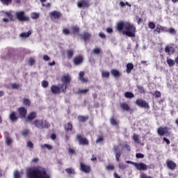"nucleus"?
I'll return each instance as SVG.
<instances>
[{"label": "nucleus", "instance_id": "f257e3e1", "mask_svg": "<svg viewBox=\"0 0 178 178\" xmlns=\"http://www.w3.org/2000/svg\"><path fill=\"white\" fill-rule=\"evenodd\" d=\"M116 29L119 33H122L123 35H127V37H134V33H133V30H134V26L130 24L129 22L120 21L116 26Z\"/></svg>", "mask_w": 178, "mask_h": 178}, {"label": "nucleus", "instance_id": "f03ea898", "mask_svg": "<svg viewBox=\"0 0 178 178\" xmlns=\"http://www.w3.org/2000/svg\"><path fill=\"white\" fill-rule=\"evenodd\" d=\"M27 178H51L49 174L47 173V171L43 170H38L35 168H29L26 170Z\"/></svg>", "mask_w": 178, "mask_h": 178}, {"label": "nucleus", "instance_id": "7ed1b4c3", "mask_svg": "<svg viewBox=\"0 0 178 178\" xmlns=\"http://www.w3.org/2000/svg\"><path fill=\"white\" fill-rule=\"evenodd\" d=\"M33 124L37 129H49L51 124L46 120L36 119L33 121Z\"/></svg>", "mask_w": 178, "mask_h": 178}, {"label": "nucleus", "instance_id": "20e7f679", "mask_svg": "<svg viewBox=\"0 0 178 178\" xmlns=\"http://www.w3.org/2000/svg\"><path fill=\"white\" fill-rule=\"evenodd\" d=\"M24 15V11H19L15 13V16L17 19L19 20V22H29V20H30V18Z\"/></svg>", "mask_w": 178, "mask_h": 178}, {"label": "nucleus", "instance_id": "39448f33", "mask_svg": "<svg viewBox=\"0 0 178 178\" xmlns=\"http://www.w3.org/2000/svg\"><path fill=\"white\" fill-rule=\"evenodd\" d=\"M76 140H78L79 145H88V144H90L88 139H87L86 137H83L81 134L76 135Z\"/></svg>", "mask_w": 178, "mask_h": 178}, {"label": "nucleus", "instance_id": "423d86ee", "mask_svg": "<svg viewBox=\"0 0 178 178\" xmlns=\"http://www.w3.org/2000/svg\"><path fill=\"white\" fill-rule=\"evenodd\" d=\"M136 105L139 106V108H143L145 109H149V104L143 99H138L135 102Z\"/></svg>", "mask_w": 178, "mask_h": 178}, {"label": "nucleus", "instance_id": "0eeeda50", "mask_svg": "<svg viewBox=\"0 0 178 178\" xmlns=\"http://www.w3.org/2000/svg\"><path fill=\"white\" fill-rule=\"evenodd\" d=\"M157 133L160 137H163V136H169V129L167 127H160L157 129Z\"/></svg>", "mask_w": 178, "mask_h": 178}, {"label": "nucleus", "instance_id": "6e6552de", "mask_svg": "<svg viewBox=\"0 0 178 178\" xmlns=\"http://www.w3.org/2000/svg\"><path fill=\"white\" fill-rule=\"evenodd\" d=\"M49 17L51 20H56L62 17V14L58 10H54L49 13Z\"/></svg>", "mask_w": 178, "mask_h": 178}, {"label": "nucleus", "instance_id": "1a4fd4ad", "mask_svg": "<svg viewBox=\"0 0 178 178\" xmlns=\"http://www.w3.org/2000/svg\"><path fill=\"white\" fill-rule=\"evenodd\" d=\"M78 8H83V9H86V8H90V0H80L77 3Z\"/></svg>", "mask_w": 178, "mask_h": 178}, {"label": "nucleus", "instance_id": "9d476101", "mask_svg": "<svg viewBox=\"0 0 178 178\" xmlns=\"http://www.w3.org/2000/svg\"><path fill=\"white\" fill-rule=\"evenodd\" d=\"M17 112L19 115V118L20 119H26V116L27 115V109L24 107H19L17 108Z\"/></svg>", "mask_w": 178, "mask_h": 178}, {"label": "nucleus", "instance_id": "9b49d317", "mask_svg": "<svg viewBox=\"0 0 178 178\" xmlns=\"http://www.w3.org/2000/svg\"><path fill=\"white\" fill-rule=\"evenodd\" d=\"M134 166L138 170L140 171H145L148 169V166L144 163H134Z\"/></svg>", "mask_w": 178, "mask_h": 178}, {"label": "nucleus", "instance_id": "f8f14e48", "mask_svg": "<svg viewBox=\"0 0 178 178\" xmlns=\"http://www.w3.org/2000/svg\"><path fill=\"white\" fill-rule=\"evenodd\" d=\"M80 170L84 173H90V172H91V167L83 163H80Z\"/></svg>", "mask_w": 178, "mask_h": 178}, {"label": "nucleus", "instance_id": "ddd939ff", "mask_svg": "<svg viewBox=\"0 0 178 178\" xmlns=\"http://www.w3.org/2000/svg\"><path fill=\"white\" fill-rule=\"evenodd\" d=\"M166 165L168 169H170V170H175V169L177 168V164H176V163L172 160H167Z\"/></svg>", "mask_w": 178, "mask_h": 178}, {"label": "nucleus", "instance_id": "4468645a", "mask_svg": "<svg viewBox=\"0 0 178 178\" xmlns=\"http://www.w3.org/2000/svg\"><path fill=\"white\" fill-rule=\"evenodd\" d=\"M83 60L84 58H83V56H76L73 60L74 65H75V66H79V65H81V63H83Z\"/></svg>", "mask_w": 178, "mask_h": 178}, {"label": "nucleus", "instance_id": "2eb2a0df", "mask_svg": "<svg viewBox=\"0 0 178 178\" xmlns=\"http://www.w3.org/2000/svg\"><path fill=\"white\" fill-rule=\"evenodd\" d=\"M61 81L63 84H67V86H69L72 81V76H70L69 74L64 75L61 77Z\"/></svg>", "mask_w": 178, "mask_h": 178}, {"label": "nucleus", "instance_id": "dca6fc26", "mask_svg": "<svg viewBox=\"0 0 178 178\" xmlns=\"http://www.w3.org/2000/svg\"><path fill=\"white\" fill-rule=\"evenodd\" d=\"M37 118V113L35 111L31 112L26 118V122H33Z\"/></svg>", "mask_w": 178, "mask_h": 178}, {"label": "nucleus", "instance_id": "f3484780", "mask_svg": "<svg viewBox=\"0 0 178 178\" xmlns=\"http://www.w3.org/2000/svg\"><path fill=\"white\" fill-rule=\"evenodd\" d=\"M80 37L81 40L85 41V42H87V41H90V40H91V34H90L88 32H83L82 34H80Z\"/></svg>", "mask_w": 178, "mask_h": 178}, {"label": "nucleus", "instance_id": "a211bd4d", "mask_svg": "<svg viewBox=\"0 0 178 178\" xmlns=\"http://www.w3.org/2000/svg\"><path fill=\"white\" fill-rule=\"evenodd\" d=\"M9 119L11 122H17L19 120V115H17V113L15 111L11 112V113L9 115Z\"/></svg>", "mask_w": 178, "mask_h": 178}, {"label": "nucleus", "instance_id": "6ab92c4d", "mask_svg": "<svg viewBox=\"0 0 178 178\" xmlns=\"http://www.w3.org/2000/svg\"><path fill=\"white\" fill-rule=\"evenodd\" d=\"M78 79L81 83H88V79L84 77V72L83 71L79 72Z\"/></svg>", "mask_w": 178, "mask_h": 178}, {"label": "nucleus", "instance_id": "aec40b11", "mask_svg": "<svg viewBox=\"0 0 178 178\" xmlns=\"http://www.w3.org/2000/svg\"><path fill=\"white\" fill-rule=\"evenodd\" d=\"M51 91L52 94H60V88L56 85H52L51 86Z\"/></svg>", "mask_w": 178, "mask_h": 178}, {"label": "nucleus", "instance_id": "412c9836", "mask_svg": "<svg viewBox=\"0 0 178 178\" xmlns=\"http://www.w3.org/2000/svg\"><path fill=\"white\" fill-rule=\"evenodd\" d=\"M175 47L172 46H166L165 48V52L168 54V55H173L175 54Z\"/></svg>", "mask_w": 178, "mask_h": 178}, {"label": "nucleus", "instance_id": "4be33fe9", "mask_svg": "<svg viewBox=\"0 0 178 178\" xmlns=\"http://www.w3.org/2000/svg\"><path fill=\"white\" fill-rule=\"evenodd\" d=\"M58 87L60 88V92H63V94H65L68 87L67 84H65V83L58 84Z\"/></svg>", "mask_w": 178, "mask_h": 178}, {"label": "nucleus", "instance_id": "5701e85b", "mask_svg": "<svg viewBox=\"0 0 178 178\" xmlns=\"http://www.w3.org/2000/svg\"><path fill=\"white\" fill-rule=\"evenodd\" d=\"M77 119L78 122L80 123H84V122H87V120H88L89 117L88 115H78Z\"/></svg>", "mask_w": 178, "mask_h": 178}, {"label": "nucleus", "instance_id": "b1692460", "mask_svg": "<svg viewBox=\"0 0 178 178\" xmlns=\"http://www.w3.org/2000/svg\"><path fill=\"white\" fill-rule=\"evenodd\" d=\"M120 108H121L122 111H125L127 112H128V111H130V106H129V104H127V103H121L120 104Z\"/></svg>", "mask_w": 178, "mask_h": 178}, {"label": "nucleus", "instance_id": "393cba45", "mask_svg": "<svg viewBox=\"0 0 178 178\" xmlns=\"http://www.w3.org/2000/svg\"><path fill=\"white\" fill-rule=\"evenodd\" d=\"M64 129L65 131H66L67 133L69 131H72V130H73V125L72 124V123L68 122L65 124Z\"/></svg>", "mask_w": 178, "mask_h": 178}, {"label": "nucleus", "instance_id": "a878e982", "mask_svg": "<svg viewBox=\"0 0 178 178\" xmlns=\"http://www.w3.org/2000/svg\"><path fill=\"white\" fill-rule=\"evenodd\" d=\"M111 73L112 74V76H113V77H120V72L116 70V69H113L111 71Z\"/></svg>", "mask_w": 178, "mask_h": 178}, {"label": "nucleus", "instance_id": "bb28decb", "mask_svg": "<svg viewBox=\"0 0 178 178\" xmlns=\"http://www.w3.org/2000/svg\"><path fill=\"white\" fill-rule=\"evenodd\" d=\"M66 52H67V58L68 59H72V58H73L74 55V51L72 49H67Z\"/></svg>", "mask_w": 178, "mask_h": 178}, {"label": "nucleus", "instance_id": "cd10ccee", "mask_svg": "<svg viewBox=\"0 0 178 178\" xmlns=\"http://www.w3.org/2000/svg\"><path fill=\"white\" fill-rule=\"evenodd\" d=\"M149 94L153 95L155 98H161V97H162V93L158 90H156L154 92H150Z\"/></svg>", "mask_w": 178, "mask_h": 178}, {"label": "nucleus", "instance_id": "c85d7f7f", "mask_svg": "<svg viewBox=\"0 0 178 178\" xmlns=\"http://www.w3.org/2000/svg\"><path fill=\"white\" fill-rule=\"evenodd\" d=\"M65 172L67 173V175H76V170H74V168H66Z\"/></svg>", "mask_w": 178, "mask_h": 178}, {"label": "nucleus", "instance_id": "c756f323", "mask_svg": "<svg viewBox=\"0 0 178 178\" xmlns=\"http://www.w3.org/2000/svg\"><path fill=\"white\" fill-rule=\"evenodd\" d=\"M167 63L170 67H172V66H175V65H176V61L172 58H167Z\"/></svg>", "mask_w": 178, "mask_h": 178}, {"label": "nucleus", "instance_id": "7c9ffc66", "mask_svg": "<svg viewBox=\"0 0 178 178\" xmlns=\"http://www.w3.org/2000/svg\"><path fill=\"white\" fill-rule=\"evenodd\" d=\"M22 104L24 105V106H30V105H31V102L27 98H24L22 99Z\"/></svg>", "mask_w": 178, "mask_h": 178}, {"label": "nucleus", "instance_id": "2f4dec72", "mask_svg": "<svg viewBox=\"0 0 178 178\" xmlns=\"http://www.w3.org/2000/svg\"><path fill=\"white\" fill-rule=\"evenodd\" d=\"M110 123L113 126H118L119 125V122L116 121V119H115V118H111L110 119Z\"/></svg>", "mask_w": 178, "mask_h": 178}, {"label": "nucleus", "instance_id": "473e14b6", "mask_svg": "<svg viewBox=\"0 0 178 178\" xmlns=\"http://www.w3.org/2000/svg\"><path fill=\"white\" fill-rule=\"evenodd\" d=\"M0 1L6 6H9V5L12 4V0H0Z\"/></svg>", "mask_w": 178, "mask_h": 178}, {"label": "nucleus", "instance_id": "72a5a7b5", "mask_svg": "<svg viewBox=\"0 0 178 178\" xmlns=\"http://www.w3.org/2000/svg\"><path fill=\"white\" fill-rule=\"evenodd\" d=\"M134 67V65H133V63H128L127 65V72L130 73V72H131Z\"/></svg>", "mask_w": 178, "mask_h": 178}, {"label": "nucleus", "instance_id": "f704fd0d", "mask_svg": "<svg viewBox=\"0 0 178 178\" xmlns=\"http://www.w3.org/2000/svg\"><path fill=\"white\" fill-rule=\"evenodd\" d=\"M109 76H111V73L108 71H102V77H105L106 79H109Z\"/></svg>", "mask_w": 178, "mask_h": 178}, {"label": "nucleus", "instance_id": "c9c22d12", "mask_svg": "<svg viewBox=\"0 0 178 178\" xmlns=\"http://www.w3.org/2000/svg\"><path fill=\"white\" fill-rule=\"evenodd\" d=\"M72 30L74 34H79L80 33V28L79 26H72Z\"/></svg>", "mask_w": 178, "mask_h": 178}, {"label": "nucleus", "instance_id": "e433bc0d", "mask_svg": "<svg viewBox=\"0 0 178 178\" xmlns=\"http://www.w3.org/2000/svg\"><path fill=\"white\" fill-rule=\"evenodd\" d=\"M125 98H134V94L130 92H126L124 94Z\"/></svg>", "mask_w": 178, "mask_h": 178}, {"label": "nucleus", "instance_id": "4c0bfd02", "mask_svg": "<svg viewBox=\"0 0 178 178\" xmlns=\"http://www.w3.org/2000/svg\"><path fill=\"white\" fill-rule=\"evenodd\" d=\"M19 35L22 38L30 37V35H31V31H29L27 33H22Z\"/></svg>", "mask_w": 178, "mask_h": 178}, {"label": "nucleus", "instance_id": "58836bf2", "mask_svg": "<svg viewBox=\"0 0 178 178\" xmlns=\"http://www.w3.org/2000/svg\"><path fill=\"white\" fill-rule=\"evenodd\" d=\"M137 89L138 90L140 94H145V89H144V87L141 86H137Z\"/></svg>", "mask_w": 178, "mask_h": 178}, {"label": "nucleus", "instance_id": "ea45409f", "mask_svg": "<svg viewBox=\"0 0 178 178\" xmlns=\"http://www.w3.org/2000/svg\"><path fill=\"white\" fill-rule=\"evenodd\" d=\"M31 19H33V20H35L37 19H38L40 17V14L37 13H33L31 14Z\"/></svg>", "mask_w": 178, "mask_h": 178}, {"label": "nucleus", "instance_id": "a19ab883", "mask_svg": "<svg viewBox=\"0 0 178 178\" xmlns=\"http://www.w3.org/2000/svg\"><path fill=\"white\" fill-rule=\"evenodd\" d=\"M19 87H20V84L19 83H14L11 84V88H13V90H17Z\"/></svg>", "mask_w": 178, "mask_h": 178}, {"label": "nucleus", "instance_id": "79ce46f5", "mask_svg": "<svg viewBox=\"0 0 178 178\" xmlns=\"http://www.w3.org/2000/svg\"><path fill=\"white\" fill-rule=\"evenodd\" d=\"M48 86H49V83L48 82V81L44 80L42 81V87H43V88H47Z\"/></svg>", "mask_w": 178, "mask_h": 178}, {"label": "nucleus", "instance_id": "37998d69", "mask_svg": "<svg viewBox=\"0 0 178 178\" xmlns=\"http://www.w3.org/2000/svg\"><path fill=\"white\" fill-rule=\"evenodd\" d=\"M168 33V28L160 25V33Z\"/></svg>", "mask_w": 178, "mask_h": 178}, {"label": "nucleus", "instance_id": "c03bdc74", "mask_svg": "<svg viewBox=\"0 0 178 178\" xmlns=\"http://www.w3.org/2000/svg\"><path fill=\"white\" fill-rule=\"evenodd\" d=\"M12 143H13V141L12 140V138H10L9 137H6V144L7 145H10V144H12Z\"/></svg>", "mask_w": 178, "mask_h": 178}, {"label": "nucleus", "instance_id": "a18cd8bd", "mask_svg": "<svg viewBox=\"0 0 178 178\" xmlns=\"http://www.w3.org/2000/svg\"><path fill=\"white\" fill-rule=\"evenodd\" d=\"M41 148H47V149H52V146L49 144H44L41 145Z\"/></svg>", "mask_w": 178, "mask_h": 178}, {"label": "nucleus", "instance_id": "49530a36", "mask_svg": "<svg viewBox=\"0 0 178 178\" xmlns=\"http://www.w3.org/2000/svg\"><path fill=\"white\" fill-rule=\"evenodd\" d=\"M154 31V33H158V34H161V25L158 24Z\"/></svg>", "mask_w": 178, "mask_h": 178}, {"label": "nucleus", "instance_id": "de8ad7c7", "mask_svg": "<svg viewBox=\"0 0 178 178\" xmlns=\"http://www.w3.org/2000/svg\"><path fill=\"white\" fill-rule=\"evenodd\" d=\"M88 92V89L79 90L77 94H86Z\"/></svg>", "mask_w": 178, "mask_h": 178}, {"label": "nucleus", "instance_id": "09e8293b", "mask_svg": "<svg viewBox=\"0 0 178 178\" xmlns=\"http://www.w3.org/2000/svg\"><path fill=\"white\" fill-rule=\"evenodd\" d=\"M93 54H95V55H98V54H101V49H99V48L94 49Z\"/></svg>", "mask_w": 178, "mask_h": 178}, {"label": "nucleus", "instance_id": "8fccbe9b", "mask_svg": "<svg viewBox=\"0 0 178 178\" xmlns=\"http://www.w3.org/2000/svg\"><path fill=\"white\" fill-rule=\"evenodd\" d=\"M148 27L151 29V30H154V29H155V24L154 22H149Z\"/></svg>", "mask_w": 178, "mask_h": 178}, {"label": "nucleus", "instance_id": "3c124183", "mask_svg": "<svg viewBox=\"0 0 178 178\" xmlns=\"http://www.w3.org/2000/svg\"><path fill=\"white\" fill-rule=\"evenodd\" d=\"M30 131H29L28 129H24L22 133V136H24V137H26V136H28L29 134Z\"/></svg>", "mask_w": 178, "mask_h": 178}, {"label": "nucleus", "instance_id": "603ef678", "mask_svg": "<svg viewBox=\"0 0 178 178\" xmlns=\"http://www.w3.org/2000/svg\"><path fill=\"white\" fill-rule=\"evenodd\" d=\"M34 63H35V60H34V58H30L29 60V66L34 65Z\"/></svg>", "mask_w": 178, "mask_h": 178}, {"label": "nucleus", "instance_id": "864d4df0", "mask_svg": "<svg viewBox=\"0 0 178 178\" xmlns=\"http://www.w3.org/2000/svg\"><path fill=\"white\" fill-rule=\"evenodd\" d=\"M120 155H122V153H120V152H118L115 154V159H116L117 162H119L120 158Z\"/></svg>", "mask_w": 178, "mask_h": 178}, {"label": "nucleus", "instance_id": "5fc2aeb1", "mask_svg": "<svg viewBox=\"0 0 178 178\" xmlns=\"http://www.w3.org/2000/svg\"><path fill=\"white\" fill-rule=\"evenodd\" d=\"M14 177L15 178H20V172L16 170L14 172Z\"/></svg>", "mask_w": 178, "mask_h": 178}, {"label": "nucleus", "instance_id": "6e6d98bb", "mask_svg": "<svg viewBox=\"0 0 178 178\" xmlns=\"http://www.w3.org/2000/svg\"><path fill=\"white\" fill-rule=\"evenodd\" d=\"M26 147H28V148H34V144H33L31 141H28L26 143Z\"/></svg>", "mask_w": 178, "mask_h": 178}, {"label": "nucleus", "instance_id": "4d7b16f0", "mask_svg": "<svg viewBox=\"0 0 178 178\" xmlns=\"http://www.w3.org/2000/svg\"><path fill=\"white\" fill-rule=\"evenodd\" d=\"M63 33L65 35H69V34H70V31H69V29H63Z\"/></svg>", "mask_w": 178, "mask_h": 178}, {"label": "nucleus", "instance_id": "13d9d810", "mask_svg": "<svg viewBox=\"0 0 178 178\" xmlns=\"http://www.w3.org/2000/svg\"><path fill=\"white\" fill-rule=\"evenodd\" d=\"M102 141H104V137L99 136L96 140V144H98L99 143H101Z\"/></svg>", "mask_w": 178, "mask_h": 178}, {"label": "nucleus", "instance_id": "bf43d9fd", "mask_svg": "<svg viewBox=\"0 0 178 178\" xmlns=\"http://www.w3.org/2000/svg\"><path fill=\"white\" fill-rule=\"evenodd\" d=\"M136 157L138 158V159L144 158V154L142 153H136Z\"/></svg>", "mask_w": 178, "mask_h": 178}, {"label": "nucleus", "instance_id": "052dcab7", "mask_svg": "<svg viewBox=\"0 0 178 178\" xmlns=\"http://www.w3.org/2000/svg\"><path fill=\"white\" fill-rule=\"evenodd\" d=\"M106 169H107V170H113V169H115V166L112 165H106Z\"/></svg>", "mask_w": 178, "mask_h": 178}, {"label": "nucleus", "instance_id": "680f3d73", "mask_svg": "<svg viewBox=\"0 0 178 178\" xmlns=\"http://www.w3.org/2000/svg\"><path fill=\"white\" fill-rule=\"evenodd\" d=\"M168 31L170 34H176V30L173 28L170 29Z\"/></svg>", "mask_w": 178, "mask_h": 178}, {"label": "nucleus", "instance_id": "e2e57ef3", "mask_svg": "<svg viewBox=\"0 0 178 178\" xmlns=\"http://www.w3.org/2000/svg\"><path fill=\"white\" fill-rule=\"evenodd\" d=\"M123 148H125V149H126L127 151H130V146H129V145H127V144H124V145H123Z\"/></svg>", "mask_w": 178, "mask_h": 178}, {"label": "nucleus", "instance_id": "0e129e2a", "mask_svg": "<svg viewBox=\"0 0 178 178\" xmlns=\"http://www.w3.org/2000/svg\"><path fill=\"white\" fill-rule=\"evenodd\" d=\"M106 33H108V34H111V33H113V29L112 28H107Z\"/></svg>", "mask_w": 178, "mask_h": 178}, {"label": "nucleus", "instance_id": "69168bd1", "mask_svg": "<svg viewBox=\"0 0 178 178\" xmlns=\"http://www.w3.org/2000/svg\"><path fill=\"white\" fill-rule=\"evenodd\" d=\"M43 60L46 62H48V60H49V56H48L47 55L43 56Z\"/></svg>", "mask_w": 178, "mask_h": 178}, {"label": "nucleus", "instance_id": "338daca9", "mask_svg": "<svg viewBox=\"0 0 178 178\" xmlns=\"http://www.w3.org/2000/svg\"><path fill=\"white\" fill-rule=\"evenodd\" d=\"M99 36H100L101 38H106V35H105L104 33H99Z\"/></svg>", "mask_w": 178, "mask_h": 178}, {"label": "nucleus", "instance_id": "774afa93", "mask_svg": "<svg viewBox=\"0 0 178 178\" xmlns=\"http://www.w3.org/2000/svg\"><path fill=\"white\" fill-rule=\"evenodd\" d=\"M163 140L166 143V144L168 145L170 144V140H169V139H168L167 138L164 137Z\"/></svg>", "mask_w": 178, "mask_h": 178}]
</instances>
